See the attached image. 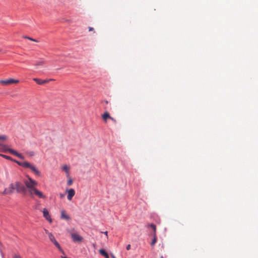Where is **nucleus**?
Returning a JSON list of instances; mask_svg holds the SVG:
<instances>
[{
    "instance_id": "nucleus-13",
    "label": "nucleus",
    "mask_w": 258,
    "mask_h": 258,
    "mask_svg": "<svg viewBox=\"0 0 258 258\" xmlns=\"http://www.w3.org/2000/svg\"><path fill=\"white\" fill-rule=\"evenodd\" d=\"M111 117V116H110L109 113L107 111L105 112L102 115V119L105 122H106L109 119H110Z\"/></svg>"
},
{
    "instance_id": "nucleus-7",
    "label": "nucleus",
    "mask_w": 258,
    "mask_h": 258,
    "mask_svg": "<svg viewBox=\"0 0 258 258\" xmlns=\"http://www.w3.org/2000/svg\"><path fill=\"white\" fill-rule=\"evenodd\" d=\"M66 192L67 193V199L69 201H72V198L75 195V191L73 188L66 189Z\"/></svg>"
},
{
    "instance_id": "nucleus-8",
    "label": "nucleus",
    "mask_w": 258,
    "mask_h": 258,
    "mask_svg": "<svg viewBox=\"0 0 258 258\" xmlns=\"http://www.w3.org/2000/svg\"><path fill=\"white\" fill-rule=\"evenodd\" d=\"M14 189L13 183L10 184L8 188H6L2 193L3 195H10L13 192Z\"/></svg>"
},
{
    "instance_id": "nucleus-29",
    "label": "nucleus",
    "mask_w": 258,
    "mask_h": 258,
    "mask_svg": "<svg viewBox=\"0 0 258 258\" xmlns=\"http://www.w3.org/2000/svg\"><path fill=\"white\" fill-rule=\"evenodd\" d=\"M103 233L105 234V235L106 236L107 238H108V232H107V231L104 232Z\"/></svg>"
},
{
    "instance_id": "nucleus-3",
    "label": "nucleus",
    "mask_w": 258,
    "mask_h": 258,
    "mask_svg": "<svg viewBox=\"0 0 258 258\" xmlns=\"http://www.w3.org/2000/svg\"><path fill=\"white\" fill-rule=\"evenodd\" d=\"M14 190L16 189L17 192L25 194L27 192V189L25 186L20 182H16L13 183Z\"/></svg>"
},
{
    "instance_id": "nucleus-28",
    "label": "nucleus",
    "mask_w": 258,
    "mask_h": 258,
    "mask_svg": "<svg viewBox=\"0 0 258 258\" xmlns=\"http://www.w3.org/2000/svg\"><path fill=\"white\" fill-rule=\"evenodd\" d=\"M64 197V195L62 194H59V197L61 198V199H62Z\"/></svg>"
},
{
    "instance_id": "nucleus-20",
    "label": "nucleus",
    "mask_w": 258,
    "mask_h": 258,
    "mask_svg": "<svg viewBox=\"0 0 258 258\" xmlns=\"http://www.w3.org/2000/svg\"><path fill=\"white\" fill-rule=\"evenodd\" d=\"M149 226H150L152 228V229H153V233H156V227L155 225H154L153 224H151L149 225Z\"/></svg>"
},
{
    "instance_id": "nucleus-15",
    "label": "nucleus",
    "mask_w": 258,
    "mask_h": 258,
    "mask_svg": "<svg viewBox=\"0 0 258 258\" xmlns=\"http://www.w3.org/2000/svg\"><path fill=\"white\" fill-rule=\"evenodd\" d=\"M99 253L105 256V258H109V255L108 253L105 251V250L103 249H101L99 250Z\"/></svg>"
},
{
    "instance_id": "nucleus-2",
    "label": "nucleus",
    "mask_w": 258,
    "mask_h": 258,
    "mask_svg": "<svg viewBox=\"0 0 258 258\" xmlns=\"http://www.w3.org/2000/svg\"><path fill=\"white\" fill-rule=\"evenodd\" d=\"M4 141L1 142V146H0V147L2 148V151L9 152L10 153L19 157V158H20L21 159H24V157L22 154L18 153L17 151H16L15 150H14L13 149L9 148L7 145H5L2 144V143Z\"/></svg>"
},
{
    "instance_id": "nucleus-16",
    "label": "nucleus",
    "mask_w": 258,
    "mask_h": 258,
    "mask_svg": "<svg viewBox=\"0 0 258 258\" xmlns=\"http://www.w3.org/2000/svg\"><path fill=\"white\" fill-rule=\"evenodd\" d=\"M62 169L63 170H64L66 172V173H67V174L68 175H69V170H70L69 166H68L67 165H64V166H63L62 167Z\"/></svg>"
},
{
    "instance_id": "nucleus-31",
    "label": "nucleus",
    "mask_w": 258,
    "mask_h": 258,
    "mask_svg": "<svg viewBox=\"0 0 258 258\" xmlns=\"http://www.w3.org/2000/svg\"><path fill=\"white\" fill-rule=\"evenodd\" d=\"M14 258H21V257L18 255H15L14 256Z\"/></svg>"
},
{
    "instance_id": "nucleus-6",
    "label": "nucleus",
    "mask_w": 258,
    "mask_h": 258,
    "mask_svg": "<svg viewBox=\"0 0 258 258\" xmlns=\"http://www.w3.org/2000/svg\"><path fill=\"white\" fill-rule=\"evenodd\" d=\"M25 168L30 169L35 175L38 176H40L41 175V173L38 170V169L34 165L28 162Z\"/></svg>"
},
{
    "instance_id": "nucleus-5",
    "label": "nucleus",
    "mask_w": 258,
    "mask_h": 258,
    "mask_svg": "<svg viewBox=\"0 0 258 258\" xmlns=\"http://www.w3.org/2000/svg\"><path fill=\"white\" fill-rule=\"evenodd\" d=\"M19 83V80L14 79H9L6 80H1L0 84L4 86H9L12 84H18Z\"/></svg>"
},
{
    "instance_id": "nucleus-22",
    "label": "nucleus",
    "mask_w": 258,
    "mask_h": 258,
    "mask_svg": "<svg viewBox=\"0 0 258 258\" xmlns=\"http://www.w3.org/2000/svg\"><path fill=\"white\" fill-rule=\"evenodd\" d=\"M67 184L69 185H71L73 184V180L71 178L68 181Z\"/></svg>"
},
{
    "instance_id": "nucleus-17",
    "label": "nucleus",
    "mask_w": 258,
    "mask_h": 258,
    "mask_svg": "<svg viewBox=\"0 0 258 258\" xmlns=\"http://www.w3.org/2000/svg\"><path fill=\"white\" fill-rule=\"evenodd\" d=\"M153 239L151 242V245L154 246L157 242L156 233H153Z\"/></svg>"
},
{
    "instance_id": "nucleus-11",
    "label": "nucleus",
    "mask_w": 258,
    "mask_h": 258,
    "mask_svg": "<svg viewBox=\"0 0 258 258\" xmlns=\"http://www.w3.org/2000/svg\"><path fill=\"white\" fill-rule=\"evenodd\" d=\"M43 216L49 222V223H51L52 222V219L50 217V216L49 214V212L48 211V210L46 209V208H44L43 210Z\"/></svg>"
},
{
    "instance_id": "nucleus-23",
    "label": "nucleus",
    "mask_w": 258,
    "mask_h": 258,
    "mask_svg": "<svg viewBox=\"0 0 258 258\" xmlns=\"http://www.w3.org/2000/svg\"><path fill=\"white\" fill-rule=\"evenodd\" d=\"M27 154L30 156H33L34 155V153L33 151H31V152H28Z\"/></svg>"
},
{
    "instance_id": "nucleus-25",
    "label": "nucleus",
    "mask_w": 258,
    "mask_h": 258,
    "mask_svg": "<svg viewBox=\"0 0 258 258\" xmlns=\"http://www.w3.org/2000/svg\"><path fill=\"white\" fill-rule=\"evenodd\" d=\"M44 231H45V233L47 234L48 237H49V234H52L51 233L49 232L47 229H44Z\"/></svg>"
},
{
    "instance_id": "nucleus-27",
    "label": "nucleus",
    "mask_w": 258,
    "mask_h": 258,
    "mask_svg": "<svg viewBox=\"0 0 258 258\" xmlns=\"http://www.w3.org/2000/svg\"><path fill=\"white\" fill-rule=\"evenodd\" d=\"M110 120H111L112 121H113L115 123L116 122V120L114 118H113L112 117H111Z\"/></svg>"
},
{
    "instance_id": "nucleus-4",
    "label": "nucleus",
    "mask_w": 258,
    "mask_h": 258,
    "mask_svg": "<svg viewBox=\"0 0 258 258\" xmlns=\"http://www.w3.org/2000/svg\"><path fill=\"white\" fill-rule=\"evenodd\" d=\"M49 239L50 241L52 242L54 245L58 248V249L62 253L64 254V251L61 248L60 245L58 243V242L55 239L54 235L52 234H49Z\"/></svg>"
},
{
    "instance_id": "nucleus-24",
    "label": "nucleus",
    "mask_w": 258,
    "mask_h": 258,
    "mask_svg": "<svg viewBox=\"0 0 258 258\" xmlns=\"http://www.w3.org/2000/svg\"><path fill=\"white\" fill-rule=\"evenodd\" d=\"M89 31H93L94 33L95 32V31H94V28H92V27H89Z\"/></svg>"
},
{
    "instance_id": "nucleus-19",
    "label": "nucleus",
    "mask_w": 258,
    "mask_h": 258,
    "mask_svg": "<svg viewBox=\"0 0 258 258\" xmlns=\"http://www.w3.org/2000/svg\"><path fill=\"white\" fill-rule=\"evenodd\" d=\"M44 64V61L43 60H40L36 62L35 66L38 67L39 66H42Z\"/></svg>"
},
{
    "instance_id": "nucleus-1",
    "label": "nucleus",
    "mask_w": 258,
    "mask_h": 258,
    "mask_svg": "<svg viewBox=\"0 0 258 258\" xmlns=\"http://www.w3.org/2000/svg\"><path fill=\"white\" fill-rule=\"evenodd\" d=\"M26 177L27 179L24 180V182L29 196L32 198L36 196L39 198L45 199L46 198L45 195L36 187L38 184L37 181L34 180L28 175Z\"/></svg>"
},
{
    "instance_id": "nucleus-26",
    "label": "nucleus",
    "mask_w": 258,
    "mask_h": 258,
    "mask_svg": "<svg viewBox=\"0 0 258 258\" xmlns=\"http://www.w3.org/2000/svg\"><path fill=\"white\" fill-rule=\"evenodd\" d=\"M126 249L127 250H130L131 249V245L130 244H128L127 246H126Z\"/></svg>"
},
{
    "instance_id": "nucleus-30",
    "label": "nucleus",
    "mask_w": 258,
    "mask_h": 258,
    "mask_svg": "<svg viewBox=\"0 0 258 258\" xmlns=\"http://www.w3.org/2000/svg\"><path fill=\"white\" fill-rule=\"evenodd\" d=\"M102 103H105L106 104H107L108 103V102L107 100H104L102 102Z\"/></svg>"
},
{
    "instance_id": "nucleus-33",
    "label": "nucleus",
    "mask_w": 258,
    "mask_h": 258,
    "mask_svg": "<svg viewBox=\"0 0 258 258\" xmlns=\"http://www.w3.org/2000/svg\"><path fill=\"white\" fill-rule=\"evenodd\" d=\"M160 258H163V256H161L160 257Z\"/></svg>"
},
{
    "instance_id": "nucleus-10",
    "label": "nucleus",
    "mask_w": 258,
    "mask_h": 258,
    "mask_svg": "<svg viewBox=\"0 0 258 258\" xmlns=\"http://www.w3.org/2000/svg\"><path fill=\"white\" fill-rule=\"evenodd\" d=\"M37 84L40 85H44L46 83H48L50 81L52 80V79L49 80H41L38 78H34L33 79Z\"/></svg>"
},
{
    "instance_id": "nucleus-14",
    "label": "nucleus",
    "mask_w": 258,
    "mask_h": 258,
    "mask_svg": "<svg viewBox=\"0 0 258 258\" xmlns=\"http://www.w3.org/2000/svg\"><path fill=\"white\" fill-rule=\"evenodd\" d=\"M13 161H14L17 164H18L19 165H20L21 166H22V167H23L24 168L26 167V166L27 165V164L28 163V162H27V161L20 162V161H16V160H13Z\"/></svg>"
},
{
    "instance_id": "nucleus-18",
    "label": "nucleus",
    "mask_w": 258,
    "mask_h": 258,
    "mask_svg": "<svg viewBox=\"0 0 258 258\" xmlns=\"http://www.w3.org/2000/svg\"><path fill=\"white\" fill-rule=\"evenodd\" d=\"M0 156L3 157V158H5L6 159L13 161L12 158L10 156H9L4 155V154H0Z\"/></svg>"
},
{
    "instance_id": "nucleus-9",
    "label": "nucleus",
    "mask_w": 258,
    "mask_h": 258,
    "mask_svg": "<svg viewBox=\"0 0 258 258\" xmlns=\"http://www.w3.org/2000/svg\"><path fill=\"white\" fill-rule=\"evenodd\" d=\"M71 237L75 242H81L83 239V238L77 233H72Z\"/></svg>"
},
{
    "instance_id": "nucleus-21",
    "label": "nucleus",
    "mask_w": 258,
    "mask_h": 258,
    "mask_svg": "<svg viewBox=\"0 0 258 258\" xmlns=\"http://www.w3.org/2000/svg\"><path fill=\"white\" fill-rule=\"evenodd\" d=\"M25 38H27L30 40H31V41H34V42H38V40H36V39H34L32 38H31V37H25Z\"/></svg>"
},
{
    "instance_id": "nucleus-12",
    "label": "nucleus",
    "mask_w": 258,
    "mask_h": 258,
    "mask_svg": "<svg viewBox=\"0 0 258 258\" xmlns=\"http://www.w3.org/2000/svg\"><path fill=\"white\" fill-rule=\"evenodd\" d=\"M60 218L68 221L71 219V217L67 214L64 210H61L60 211Z\"/></svg>"
},
{
    "instance_id": "nucleus-32",
    "label": "nucleus",
    "mask_w": 258,
    "mask_h": 258,
    "mask_svg": "<svg viewBox=\"0 0 258 258\" xmlns=\"http://www.w3.org/2000/svg\"><path fill=\"white\" fill-rule=\"evenodd\" d=\"M111 257L112 258H116L113 254H111Z\"/></svg>"
}]
</instances>
